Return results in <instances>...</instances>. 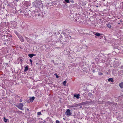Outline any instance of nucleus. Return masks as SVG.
<instances>
[{"label":"nucleus","instance_id":"obj_10","mask_svg":"<svg viewBox=\"0 0 123 123\" xmlns=\"http://www.w3.org/2000/svg\"><path fill=\"white\" fill-rule=\"evenodd\" d=\"M80 104L81 105H86L87 104H88V102H87V101L84 102H83L82 103H80Z\"/></svg>","mask_w":123,"mask_h":123},{"label":"nucleus","instance_id":"obj_33","mask_svg":"<svg viewBox=\"0 0 123 123\" xmlns=\"http://www.w3.org/2000/svg\"><path fill=\"white\" fill-rule=\"evenodd\" d=\"M26 110L27 111H29V109H28V108H27V109Z\"/></svg>","mask_w":123,"mask_h":123},{"label":"nucleus","instance_id":"obj_34","mask_svg":"<svg viewBox=\"0 0 123 123\" xmlns=\"http://www.w3.org/2000/svg\"><path fill=\"white\" fill-rule=\"evenodd\" d=\"M17 2H18V0H15Z\"/></svg>","mask_w":123,"mask_h":123},{"label":"nucleus","instance_id":"obj_18","mask_svg":"<svg viewBox=\"0 0 123 123\" xmlns=\"http://www.w3.org/2000/svg\"><path fill=\"white\" fill-rule=\"evenodd\" d=\"M107 26L109 28H110L111 27V26L110 24H107Z\"/></svg>","mask_w":123,"mask_h":123},{"label":"nucleus","instance_id":"obj_32","mask_svg":"<svg viewBox=\"0 0 123 123\" xmlns=\"http://www.w3.org/2000/svg\"><path fill=\"white\" fill-rule=\"evenodd\" d=\"M20 60L21 61H23V59H20Z\"/></svg>","mask_w":123,"mask_h":123},{"label":"nucleus","instance_id":"obj_40","mask_svg":"<svg viewBox=\"0 0 123 123\" xmlns=\"http://www.w3.org/2000/svg\"><path fill=\"white\" fill-rule=\"evenodd\" d=\"M93 72H94V71H93Z\"/></svg>","mask_w":123,"mask_h":123},{"label":"nucleus","instance_id":"obj_8","mask_svg":"<svg viewBox=\"0 0 123 123\" xmlns=\"http://www.w3.org/2000/svg\"><path fill=\"white\" fill-rule=\"evenodd\" d=\"M35 54H28V56L30 58H31L33 56H35Z\"/></svg>","mask_w":123,"mask_h":123},{"label":"nucleus","instance_id":"obj_4","mask_svg":"<svg viewBox=\"0 0 123 123\" xmlns=\"http://www.w3.org/2000/svg\"><path fill=\"white\" fill-rule=\"evenodd\" d=\"M22 42H24V41L23 37L21 36L20 35L18 37Z\"/></svg>","mask_w":123,"mask_h":123},{"label":"nucleus","instance_id":"obj_38","mask_svg":"<svg viewBox=\"0 0 123 123\" xmlns=\"http://www.w3.org/2000/svg\"><path fill=\"white\" fill-rule=\"evenodd\" d=\"M37 64V63H36V64Z\"/></svg>","mask_w":123,"mask_h":123},{"label":"nucleus","instance_id":"obj_7","mask_svg":"<svg viewBox=\"0 0 123 123\" xmlns=\"http://www.w3.org/2000/svg\"><path fill=\"white\" fill-rule=\"evenodd\" d=\"M119 86L122 89L123 88V82L120 83L119 84Z\"/></svg>","mask_w":123,"mask_h":123},{"label":"nucleus","instance_id":"obj_16","mask_svg":"<svg viewBox=\"0 0 123 123\" xmlns=\"http://www.w3.org/2000/svg\"><path fill=\"white\" fill-rule=\"evenodd\" d=\"M7 119H6L5 117H4V121L5 122H7Z\"/></svg>","mask_w":123,"mask_h":123},{"label":"nucleus","instance_id":"obj_35","mask_svg":"<svg viewBox=\"0 0 123 123\" xmlns=\"http://www.w3.org/2000/svg\"><path fill=\"white\" fill-rule=\"evenodd\" d=\"M20 102H22V100H21V99H20Z\"/></svg>","mask_w":123,"mask_h":123},{"label":"nucleus","instance_id":"obj_21","mask_svg":"<svg viewBox=\"0 0 123 123\" xmlns=\"http://www.w3.org/2000/svg\"><path fill=\"white\" fill-rule=\"evenodd\" d=\"M37 115H41V112H37Z\"/></svg>","mask_w":123,"mask_h":123},{"label":"nucleus","instance_id":"obj_13","mask_svg":"<svg viewBox=\"0 0 123 123\" xmlns=\"http://www.w3.org/2000/svg\"><path fill=\"white\" fill-rule=\"evenodd\" d=\"M29 69L28 67V66H26L24 70V72H26Z\"/></svg>","mask_w":123,"mask_h":123},{"label":"nucleus","instance_id":"obj_29","mask_svg":"<svg viewBox=\"0 0 123 123\" xmlns=\"http://www.w3.org/2000/svg\"><path fill=\"white\" fill-rule=\"evenodd\" d=\"M91 34H94V33H95V32H93V31H91Z\"/></svg>","mask_w":123,"mask_h":123},{"label":"nucleus","instance_id":"obj_1","mask_svg":"<svg viewBox=\"0 0 123 123\" xmlns=\"http://www.w3.org/2000/svg\"><path fill=\"white\" fill-rule=\"evenodd\" d=\"M23 104L22 103H20L18 105H16V106L18 108L23 110Z\"/></svg>","mask_w":123,"mask_h":123},{"label":"nucleus","instance_id":"obj_14","mask_svg":"<svg viewBox=\"0 0 123 123\" xmlns=\"http://www.w3.org/2000/svg\"><path fill=\"white\" fill-rule=\"evenodd\" d=\"M93 94L90 92H89L88 93V96L90 98L92 97V96H93Z\"/></svg>","mask_w":123,"mask_h":123},{"label":"nucleus","instance_id":"obj_27","mask_svg":"<svg viewBox=\"0 0 123 123\" xmlns=\"http://www.w3.org/2000/svg\"><path fill=\"white\" fill-rule=\"evenodd\" d=\"M30 62H31V64H32V60L31 59H30Z\"/></svg>","mask_w":123,"mask_h":123},{"label":"nucleus","instance_id":"obj_31","mask_svg":"<svg viewBox=\"0 0 123 123\" xmlns=\"http://www.w3.org/2000/svg\"><path fill=\"white\" fill-rule=\"evenodd\" d=\"M103 37L102 36H101L100 37V38L101 39Z\"/></svg>","mask_w":123,"mask_h":123},{"label":"nucleus","instance_id":"obj_22","mask_svg":"<svg viewBox=\"0 0 123 123\" xmlns=\"http://www.w3.org/2000/svg\"><path fill=\"white\" fill-rule=\"evenodd\" d=\"M54 75L56 76L57 78H59V76L57 75V74H55Z\"/></svg>","mask_w":123,"mask_h":123},{"label":"nucleus","instance_id":"obj_15","mask_svg":"<svg viewBox=\"0 0 123 123\" xmlns=\"http://www.w3.org/2000/svg\"><path fill=\"white\" fill-rule=\"evenodd\" d=\"M101 35V34H100V33L97 32L95 34V35L99 37V36L100 35Z\"/></svg>","mask_w":123,"mask_h":123},{"label":"nucleus","instance_id":"obj_11","mask_svg":"<svg viewBox=\"0 0 123 123\" xmlns=\"http://www.w3.org/2000/svg\"><path fill=\"white\" fill-rule=\"evenodd\" d=\"M113 79L112 78H109L108 79V81L110 82H113Z\"/></svg>","mask_w":123,"mask_h":123},{"label":"nucleus","instance_id":"obj_23","mask_svg":"<svg viewBox=\"0 0 123 123\" xmlns=\"http://www.w3.org/2000/svg\"><path fill=\"white\" fill-rule=\"evenodd\" d=\"M69 107L72 108L74 107V105H70L69 106Z\"/></svg>","mask_w":123,"mask_h":123},{"label":"nucleus","instance_id":"obj_17","mask_svg":"<svg viewBox=\"0 0 123 123\" xmlns=\"http://www.w3.org/2000/svg\"><path fill=\"white\" fill-rule=\"evenodd\" d=\"M67 83V81L66 80H65L63 82V84L64 86H66V84Z\"/></svg>","mask_w":123,"mask_h":123},{"label":"nucleus","instance_id":"obj_25","mask_svg":"<svg viewBox=\"0 0 123 123\" xmlns=\"http://www.w3.org/2000/svg\"><path fill=\"white\" fill-rule=\"evenodd\" d=\"M56 123H60L59 121L57 120H56L55 122Z\"/></svg>","mask_w":123,"mask_h":123},{"label":"nucleus","instance_id":"obj_3","mask_svg":"<svg viewBox=\"0 0 123 123\" xmlns=\"http://www.w3.org/2000/svg\"><path fill=\"white\" fill-rule=\"evenodd\" d=\"M67 31H68V30H66L65 31V32L64 33V32H63V33L65 35L66 34H67L66 35H67V38H69V37H71L69 35V32H67Z\"/></svg>","mask_w":123,"mask_h":123},{"label":"nucleus","instance_id":"obj_9","mask_svg":"<svg viewBox=\"0 0 123 123\" xmlns=\"http://www.w3.org/2000/svg\"><path fill=\"white\" fill-rule=\"evenodd\" d=\"M77 5L76 4H72L70 6V7H72L73 8H74L75 7L77 6Z\"/></svg>","mask_w":123,"mask_h":123},{"label":"nucleus","instance_id":"obj_12","mask_svg":"<svg viewBox=\"0 0 123 123\" xmlns=\"http://www.w3.org/2000/svg\"><path fill=\"white\" fill-rule=\"evenodd\" d=\"M30 100L31 101H32V102H33L34 100V99L35 98L33 96L32 97H30Z\"/></svg>","mask_w":123,"mask_h":123},{"label":"nucleus","instance_id":"obj_26","mask_svg":"<svg viewBox=\"0 0 123 123\" xmlns=\"http://www.w3.org/2000/svg\"><path fill=\"white\" fill-rule=\"evenodd\" d=\"M74 107H77V106H79V105H78V104H76V105H74Z\"/></svg>","mask_w":123,"mask_h":123},{"label":"nucleus","instance_id":"obj_36","mask_svg":"<svg viewBox=\"0 0 123 123\" xmlns=\"http://www.w3.org/2000/svg\"><path fill=\"white\" fill-rule=\"evenodd\" d=\"M25 38H26V40H27V39H28V38L27 37H25Z\"/></svg>","mask_w":123,"mask_h":123},{"label":"nucleus","instance_id":"obj_20","mask_svg":"<svg viewBox=\"0 0 123 123\" xmlns=\"http://www.w3.org/2000/svg\"><path fill=\"white\" fill-rule=\"evenodd\" d=\"M15 32L17 36L18 37V36H19L20 35H19L17 31H15Z\"/></svg>","mask_w":123,"mask_h":123},{"label":"nucleus","instance_id":"obj_24","mask_svg":"<svg viewBox=\"0 0 123 123\" xmlns=\"http://www.w3.org/2000/svg\"><path fill=\"white\" fill-rule=\"evenodd\" d=\"M103 74L101 72H99L98 73V74L99 75H103Z\"/></svg>","mask_w":123,"mask_h":123},{"label":"nucleus","instance_id":"obj_28","mask_svg":"<svg viewBox=\"0 0 123 123\" xmlns=\"http://www.w3.org/2000/svg\"><path fill=\"white\" fill-rule=\"evenodd\" d=\"M108 104H110V105L112 104V103L110 102H108Z\"/></svg>","mask_w":123,"mask_h":123},{"label":"nucleus","instance_id":"obj_2","mask_svg":"<svg viewBox=\"0 0 123 123\" xmlns=\"http://www.w3.org/2000/svg\"><path fill=\"white\" fill-rule=\"evenodd\" d=\"M66 114L67 116L68 117L70 116L72 114V113L70 112V110L69 109H68L66 112Z\"/></svg>","mask_w":123,"mask_h":123},{"label":"nucleus","instance_id":"obj_39","mask_svg":"<svg viewBox=\"0 0 123 123\" xmlns=\"http://www.w3.org/2000/svg\"><path fill=\"white\" fill-rule=\"evenodd\" d=\"M93 72H94V71H93Z\"/></svg>","mask_w":123,"mask_h":123},{"label":"nucleus","instance_id":"obj_30","mask_svg":"<svg viewBox=\"0 0 123 123\" xmlns=\"http://www.w3.org/2000/svg\"><path fill=\"white\" fill-rule=\"evenodd\" d=\"M72 2V3H73V2H74V1H73V0H71V1L70 2Z\"/></svg>","mask_w":123,"mask_h":123},{"label":"nucleus","instance_id":"obj_19","mask_svg":"<svg viewBox=\"0 0 123 123\" xmlns=\"http://www.w3.org/2000/svg\"><path fill=\"white\" fill-rule=\"evenodd\" d=\"M65 1L67 3H70L71 1L69 0H65Z\"/></svg>","mask_w":123,"mask_h":123},{"label":"nucleus","instance_id":"obj_37","mask_svg":"<svg viewBox=\"0 0 123 123\" xmlns=\"http://www.w3.org/2000/svg\"><path fill=\"white\" fill-rule=\"evenodd\" d=\"M82 107V106H80V108H81Z\"/></svg>","mask_w":123,"mask_h":123},{"label":"nucleus","instance_id":"obj_6","mask_svg":"<svg viewBox=\"0 0 123 123\" xmlns=\"http://www.w3.org/2000/svg\"><path fill=\"white\" fill-rule=\"evenodd\" d=\"M88 102V104L91 105L92 104H93L94 103V100H90L89 101H87Z\"/></svg>","mask_w":123,"mask_h":123},{"label":"nucleus","instance_id":"obj_5","mask_svg":"<svg viewBox=\"0 0 123 123\" xmlns=\"http://www.w3.org/2000/svg\"><path fill=\"white\" fill-rule=\"evenodd\" d=\"M80 95L79 94L76 93L74 95V96L77 99H79L80 98Z\"/></svg>","mask_w":123,"mask_h":123}]
</instances>
